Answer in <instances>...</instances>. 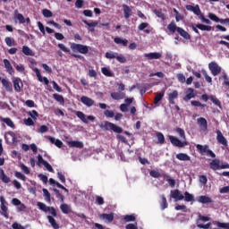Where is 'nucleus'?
<instances>
[{"label": "nucleus", "mask_w": 229, "mask_h": 229, "mask_svg": "<svg viewBox=\"0 0 229 229\" xmlns=\"http://www.w3.org/2000/svg\"><path fill=\"white\" fill-rule=\"evenodd\" d=\"M0 178L2 182H4V183H10V177H8L6 174H4V170L3 169H1Z\"/></svg>", "instance_id": "obj_38"}, {"label": "nucleus", "mask_w": 229, "mask_h": 229, "mask_svg": "<svg viewBox=\"0 0 229 229\" xmlns=\"http://www.w3.org/2000/svg\"><path fill=\"white\" fill-rule=\"evenodd\" d=\"M43 194H44L45 200L47 203H51V193H49V191H47V189L44 188Z\"/></svg>", "instance_id": "obj_39"}, {"label": "nucleus", "mask_w": 229, "mask_h": 229, "mask_svg": "<svg viewBox=\"0 0 229 229\" xmlns=\"http://www.w3.org/2000/svg\"><path fill=\"white\" fill-rule=\"evenodd\" d=\"M14 67L18 72L22 73L24 72V71H26V68H24V64H15Z\"/></svg>", "instance_id": "obj_62"}, {"label": "nucleus", "mask_w": 229, "mask_h": 229, "mask_svg": "<svg viewBox=\"0 0 229 229\" xmlns=\"http://www.w3.org/2000/svg\"><path fill=\"white\" fill-rule=\"evenodd\" d=\"M178 26H176V23H174V21H172L168 26H167V30L170 31V33H175L176 31H178Z\"/></svg>", "instance_id": "obj_32"}, {"label": "nucleus", "mask_w": 229, "mask_h": 229, "mask_svg": "<svg viewBox=\"0 0 229 229\" xmlns=\"http://www.w3.org/2000/svg\"><path fill=\"white\" fill-rule=\"evenodd\" d=\"M22 53L26 56H35V53H33V50L28 46L22 47Z\"/></svg>", "instance_id": "obj_26"}, {"label": "nucleus", "mask_w": 229, "mask_h": 229, "mask_svg": "<svg viewBox=\"0 0 229 229\" xmlns=\"http://www.w3.org/2000/svg\"><path fill=\"white\" fill-rule=\"evenodd\" d=\"M184 201H186L187 203H189L191 201H194V195L189 193V191H185L184 192Z\"/></svg>", "instance_id": "obj_40"}, {"label": "nucleus", "mask_w": 229, "mask_h": 229, "mask_svg": "<svg viewBox=\"0 0 229 229\" xmlns=\"http://www.w3.org/2000/svg\"><path fill=\"white\" fill-rule=\"evenodd\" d=\"M57 178L60 180L61 183H65V175L62 172H57Z\"/></svg>", "instance_id": "obj_64"}, {"label": "nucleus", "mask_w": 229, "mask_h": 229, "mask_svg": "<svg viewBox=\"0 0 229 229\" xmlns=\"http://www.w3.org/2000/svg\"><path fill=\"white\" fill-rule=\"evenodd\" d=\"M1 81H2L3 87H4L5 90H7V92H12V83L6 79H2Z\"/></svg>", "instance_id": "obj_31"}, {"label": "nucleus", "mask_w": 229, "mask_h": 229, "mask_svg": "<svg viewBox=\"0 0 229 229\" xmlns=\"http://www.w3.org/2000/svg\"><path fill=\"white\" fill-rule=\"evenodd\" d=\"M176 133H178L179 137L183 140V141L180 140L178 138L169 135L168 139L173 146L175 148H185V146H189V142L186 140L185 131L180 127L175 129Z\"/></svg>", "instance_id": "obj_1"}, {"label": "nucleus", "mask_w": 229, "mask_h": 229, "mask_svg": "<svg viewBox=\"0 0 229 229\" xmlns=\"http://www.w3.org/2000/svg\"><path fill=\"white\" fill-rule=\"evenodd\" d=\"M23 123L26 126H34L35 125V122H33V119L31 118H25L23 120Z\"/></svg>", "instance_id": "obj_56"}, {"label": "nucleus", "mask_w": 229, "mask_h": 229, "mask_svg": "<svg viewBox=\"0 0 229 229\" xmlns=\"http://www.w3.org/2000/svg\"><path fill=\"white\" fill-rule=\"evenodd\" d=\"M117 62H120V64H126V57H124V55H116V58Z\"/></svg>", "instance_id": "obj_60"}, {"label": "nucleus", "mask_w": 229, "mask_h": 229, "mask_svg": "<svg viewBox=\"0 0 229 229\" xmlns=\"http://www.w3.org/2000/svg\"><path fill=\"white\" fill-rule=\"evenodd\" d=\"M14 19H17L20 24H24V22H26V18H24L22 13H19V9L14 10Z\"/></svg>", "instance_id": "obj_17"}, {"label": "nucleus", "mask_w": 229, "mask_h": 229, "mask_svg": "<svg viewBox=\"0 0 229 229\" xmlns=\"http://www.w3.org/2000/svg\"><path fill=\"white\" fill-rule=\"evenodd\" d=\"M14 176L19 180H22V182H26V175L22 174L21 172H15Z\"/></svg>", "instance_id": "obj_59"}, {"label": "nucleus", "mask_w": 229, "mask_h": 229, "mask_svg": "<svg viewBox=\"0 0 229 229\" xmlns=\"http://www.w3.org/2000/svg\"><path fill=\"white\" fill-rule=\"evenodd\" d=\"M171 198L175 199V201H182V199H184V196L183 194H182V191H180V190L171 191Z\"/></svg>", "instance_id": "obj_10"}, {"label": "nucleus", "mask_w": 229, "mask_h": 229, "mask_svg": "<svg viewBox=\"0 0 229 229\" xmlns=\"http://www.w3.org/2000/svg\"><path fill=\"white\" fill-rule=\"evenodd\" d=\"M60 208H61L63 214H69V212H71V206H69L67 204H62L60 206Z\"/></svg>", "instance_id": "obj_44"}, {"label": "nucleus", "mask_w": 229, "mask_h": 229, "mask_svg": "<svg viewBox=\"0 0 229 229\" xmlns=\"http://www.w3.org/2000/svg\"><path fill=\"white\" fill-rule=\"evenodd\" d=\"M196 28H198V30H200L201 31H212V26L210 25L198 23L196 24Z\"/></svg>", "instance_id": "obj_29"}, {"label": "nucleus", "mask_w": 229, "mask_h": 229, "mask_svg": "<svg viewBox=\"0 0 229 229\" xmlns=\"http://www.w3.org/2000/svg\"><path fill=\"white\" fill-rule=\"evenodd\" d=\"M54 99L57 101L58 103H65V100L64 99V96L55 93L53 95Z\"/></svg>", "instance_id": "obj_49"}, {"label": "nucleus", "mask_w": 229, "mask_h": 229, "mask_svg": "<svg viewBox=\"0 0 229 229\" xmlns=\"http://www.w3.org/2000/svg\"><path fill=\"white\" fill-rule=\"evenodd\" d=\"M71 49L73 53H81V55H87L89 53V47L82 44L73 43L71 45Z\"/></svg>", "instance_id": "obj_3"}, {"label": "nucleus", "mask_w": 229, "mask_h": 229, "mask_svg": "<svg viewBox=\"0 0 229 229\" xmlns=\"http://www.w3.org/2000/svg\"><path fill=\"white\" fill-rule=\"evenodd\" d=\"M100 219H103L106 223H112L114 221V213H103L100 215Z\"/></svg>", "instance_id": "obj_18"}, {"label": "nucleus", "mask_w": 229, "mask_h": 229, "mask_svg": "<svg viewBox=\"0 0 229 229\" xmlns=\"http://www.w3.org/2000/svg\"><path fill=\"white\" fill-rule=\"evenodd\" d=\"M197 123L201 130V131H208V123L207 119L203 117H199L197 119Z\"/></svg>", "instance_id": "obj_9"}, {"label": "nucleus", "mask_w": 229, "mask_h": 229, "mask_svg": "<svg viewBox=\"0 0 229 229\" xmlns=\"http://www.w3.org/2000/svg\"><path fill=\"white\" fill-rule=\"evenodd\" d=\"M192 98H196V93H194V89L189 88L186 90V96L183 98V101H191Z\"/></svg>", "instance_id": "obj_14"}, {"label": "nucleus", "mask_w": 229, "mask_h": 229, "mask_svg": "<svg viewBox=\"0 0 229 229\" xmlns=\"http://www.w3.org/2000/svg\"><path fill=\"white\" fill-rule=\"evenodd\" d=\"M37 206L38 207L39 210H42L43 212H50L53 217H56V209L54 207H47L42 202H38Z\"/></svg>", "instance_id": "obj_4"}, {"label": "nucleus", "mask_w": 229, "mask_h": 229, "mask_svg": "<svg viewBox=\"0 0 229 229\" xmlns=\"http://www.w3.org/2000/svg\"><path fill=\"white\" fill-rule=\"evenodd\" d=\"M54 192L55 193L56 198H58L60 199L61 203H64V198L63 194L60 193V190L54 189Z\"/></svg>", "instance_id": "obj_58"}, {"label": "nucleus", "mask_w": 229, "mask_h": 229, "mask_svg": "<svg viewBox=\"0 0 229 229\" xmlns=\"http://www.w3.org/2000/svg\"><path fill=\"white\" fill-rule=\"evenodd\" d=\"M154 13L155 15H157V17H158V19H162V21H165V14H164V13H162L159 10H154Z\"/></svg>", "instance_id": "obj_50"}, {"label": "nucleus", "mask_w": 229, "mask_h": 229, "mask_svg": "<svg viewBox=\"0 0 229 229\" xmlns=\"http://www.w3.org/2000/svg\"><path fill=\"white\" fill-rule=\"evenodd\" d=\"M38 165H44V167H46V169L49 172V173H55V170L53 169V166H51V165L44 160V157H42V155H38V163H37Z\"/></svg>", "instance_id": "obj_5"}, {"label": "nucleus", "mask_w": 229, "mask_h": 229, "mask_svg": "<svg viewBox=\"0 0 229 229\" xmlns=\"http://www.w3.org/2000/svg\"><path fill=\"white\" fill-rule=\"evenodd\" d=\"M168 204H167V199L165 198V195L161 196V209L165 210L167 208Z\"/></svg>", "instance_id": "obj_42"}, {"label": "nucleus", "mask_w": 229, "mask_h": 229, "mask_svg": "<svg viewBox=\"0 0 229 229\" xmlns=\"http://www.w3.org/2000/svg\"><path fill=\"white\" fill-rule=\"evenodd\" d=\"M219 159H213L212 162L209 164L210 168L213 169V171H217V169H221V165Z\"/></svg>", "instance_id": "obj_25"}, {"label": "nucleus", "mask_w": 229, "mask_h": 229, "mask_svg": "<svg viewBox=\"0 0 229 229\" xmlns=\"http://www.w3.org/2000/svg\"><path fill=\"white\" fill-rule=\"evenodd\" d=\"M33 71L35 72L36 76L40 83L44 81L45 85H49V80L47 79V77H42V74H40V70H38V68H34Z\"/></svg>", "instance_id": "obj_11"}, {"label": "nucleus", "mask_w": 229, "mask_h": 229, "mask_svg": "<svg viewBox=\"0 0 229 229\" xmlns=\"http://www.w3.org/2000/svg\"><path fill=\"white\" fill-rule=\"evenodd\" d=\"M8 202L6 201V199H4V196H0V216H3L5 217V219H8L10 217L8 212Z\"/></svg>", "instance_id": "obj_2"}, {"label": "nucleus", "mask_w": 229, "mask_h": 229, "mask_svg": "<svg viewBox=\"0 0 229 229\" xmlns=\"http://www.w3.org/2000/svg\"><path fill=\"white\" fill-rule=\"evenodd\" d=\"M102 71V74H104V76H107L108 78H112L114 76V73L110 71V69L106 68V67H103L101 69Z\"/></svg>", "instance_id": "obj_41"}, {"label": "nucleus", "mask_w": 229, "mask_h": 229, "mask_svg": "<svg viewBox=\"0 0 229 229\" xmlns=\"http://www.w3.org/2000/svg\"><path fill=\"white\" fill-rule=\"evenodd\" d=\"M82 22L84 24H86L87 27H89V31H91V33H94V31H96L95 28L96 26H98V21H92V22H89L87 20H82Z\"/></svg>", "instance_id": "obj_16"}, {"label": "nucleus", "mask_w": 229, "mask_h": 229, "mask_svg": "<svg viewBox=\"0 0 229 229\" xmlns=\"http://www.w3.org/2000/svg\"><path fill=\"white\" fill-rule=\"evenodd\" d=\"M42 13L43 16L47 19H49V17H53V13L49 9H43Z\"/></svg>", "instance_id": "obj_53"}, {"label": "nucleus", "mask_w": 229, "mask_h": 229, "mask_svg": "<svg viewBox=\"0 0 229 229\" xmlns=\"http://www.w3.org/2000/svg\"><path fill=\"white\" fill-rule=\"evenodd\" d=\"M157 137L159 144H165V137H164V134L162 132H157Z\"/></svg>", "instance_id": "obj_51"}, {"label": "nucleus", "mask_w": 229, "mask_h": 229, "mask_svg": "<svg viewBox=\"0 0 229 229\" xmlns=\"http://www.w3.org/2000/svg\"><path fill=\"white\" fill-rule=\"evenodd\" d=\"M114 42L115 44H120L121 46H123V47H126V46H128V39H123L119 37L114 38Z\"/></svg>", "instance_id": "obj_36"}, {"label": "nucleus", "mask_w": 229, "mask_h": 229, "mask_svg": "<svg viewBox=\"0 0 229 229\" xmlns=\"http://www.w3.org/2000/svg\"><path fill=\"white\" fill-rule=\"evenodd\" d=\"M208 67H209V71L211 72L213 76H217V75L221 74V66H219V64H217V63L211 62V63H209Z\"/></svg>", "instance_id": "obj_6"}, {"label": "nucleus", "mask_w": 229, "mask_h": 229, "mask_svg": "<svg viewBox=\"0 0 229 229\" xmlns=\"http://www.w3.org/2000/svg\"><path fill=\"white\" fill-rule=\"evenodd\" d=\"M147 60H160L162 58V52H150L144 54Z\"/></svg>", "instance_id": "obj_7"}, {"label": "nucleus", "mask_w": 229, "mask_h": 229, "mask_svg": "<svg viewBox=\"0 0 229 229\" xmlns=\"http://www.w3.org/2000/svg\"><path fill=\"white\" fill-rule=\"evenodd\" d=\"M162 98H164V93L157 94L154 98V105H158L162 101Z\"/></svg>", "instance_id": "obj_55"}, {"label": "nucleus", "mask_w": 229, "mask_h": 229, "mask_svg": "<svg viewBox=\"0 0 229 229\" xmlns=\"http://www.w3.org/2000/svg\"><path fill=\"white\" fill-rule=\"evenodd\" d=\"M27 114L33 119V121H37L38 118V112H37V110L29 111Z\"/></svg>", "instance_id": "obj_46"}, {"label": "nucleus", "mask_w": 229, "mask_h": 229, "mask_svg": "<svg viewBox=\"0 0 229 229\" xmlns=\"http://www.w3.org/2000/svg\"><path fill=\"white\" fill-rule=\"evenodd\" d=\"M111 98L113 99H115L116 101H119V99H124V93L118 91V92H113L111 93Z\"/></svg>", "instance_id": "obj_28"}, {"label": "nucleus", "mask_w": 229, "mask_h": 229, "mask_svg": "<svg viewBox=\"0 0 229 229\" xmlns=\"http://www.w3.org/2000/svg\"><path fill=\"white\" fill-rule=\"evenodd\" d=\"M76 115L79 119H81V121H82V123H85V124H89V120H87V116L83 112L77 111Z\"/></svg>", "instance_id": "obj_35"}, {"label": "nucleus", "mask_w": 229, "mask_h": 229, "mask_svg": "<svg viewBox=\"0 0 229 229\" xmlns=\"http://www.w3.org/2000/svg\"><path fill=\"white\" fill-rule=\"evenodd\" d=\"M81 103H83V105H85L86 106H92L94 105V100H92V98H89V97H85L82 96L81 98Z\"/></svg>", "instance_id": "obj_21"}, {"label": "nucleus", "mask_w": 229, "mask_h": 229, "mask_svg": "<svg viewBox=\"0 0 229 229\" xmlns=\"http://www.w3.org/2000/svg\"><path fill=\"white\" fill-rule=\"evenodd\" d=\"M68 146L69 148H78L79 149H82L83 143L78 140H72V141H68Z\"/></svg>", "instance_id": "obj_22"}, {"label": "nucleus", "mask_w": 229, "mask_h": 229, "mask_svg": "<svg viewBox=\"0 0 229 229\" xmlns=\"http://www.w3.org/2000/svg\"><path fill=\"white\" fill-rule=\"evenodd\" d=\"M186 10L188 12H193V13L195 15H198V17H199L200 14H201V9H199V4H197L195 6L188 4V5H186Z\"/></svg>", "instance_id": "obj_12"}, {"label": "nucleus", "mask_w": 229, "mask_h": 229, "mask_svg": "<svg viewBox=\"0 0 229 229\" xmlns=\"http://www.w3.org/2000/svg\"><path fill=\"white\" fill-rule=\"evenodd\" d=\"M198 201H199V203H204V204L213 202V200L210 197H207L205 195L199 196V199H198Z\"/></svg>", "instance_id": "obj_30"}, {"label": "nucleus", "mask_w": 229, "mask_h": 229, "mask_svg": "<svg viewBox=\"0 0 229 229\" xmlns=\"http://www.w3.org/2000/svg\"><path fill=\"white\" fill-rule=\"evenodd\" d=\"M208 18L211 21H214V22H221V19H219V17H217V15H216L215 13H209Z\"/></svg>", "instance_id": "obj_52"}, {"label": "nucleus", "mask_w": 229, "mask_h": 229, "mask_svg": "<svg viewBox=\"0 0 229 229\" xmlns=\"http://www.w3.org/2000/svg\"><path fill=\"white\" fill-rule=\"evenodd\" d=\"M112 124H113V123L106 121V122H104V124L100 125V128H102V130H105L106 131H107L108 130H111Z\"/></svg>", "instance_id": "obj_47"}, {"label": "nucleus", "mask_w": 229, "mask_h": 229, "mask_svg": "<svg viewBox=\"0 0 229 229\" xmlns=\"http://www.w3.org/2000/svg\"><path fill=\"white\" fill-rule=\"evenodd\" d=\"M208 148H209L208 145H200V144L196 145L197 151L200 155H207V151L208 150Z\"/></svg>", "instance_id": "obj_20"}, {"label": "nucleus", "mask_w": 229, "mask_h": 229, "mask_svg": "<svg viewBox=\"0 0 229 229\" xmlns=\"http://www.w3.org/2000/svg\"><path fill=\"white\" fill-rule=\"evenodd\" d=\"M174 99H178V90H174L168 94V101L170 105H176Z\"/></svg>", "instance_id": "obj_15"}, {"label": "nucleus", "mask_w": 229, "mask_h": 229, "mask_svg": "<svg viewBox=\"0 0 229 229\" xmlns=\"http://www.w3.org/2000/svg\"><path fill=\"white\" fill-rule=\"evenodd\" d=\"M110 130H112V131L114 133H123V128L119 125H115L114 123H112Z\"/></svg>", "instance_id": "obj_43"}, {"label": "nucleus", "mask_w": 229, "mask_h": 229, "mask_svg": "<svg viewBox=\"0 0 229 229\" xmlns=\"http://www.w3.org/2000/svg\"><path fill=\"white\" fill-rule=\"evenodd\" d=\"M124 19H130L131 17V8L128 4H123Z\"/></svg>", "instance_id": "obj_23"}, {"label": "nucleus", "mask_w": 229, "mask_h": 229, "mask_svg": "<svg viewBox=\"0 0 229 229\" xmlns=\"http://www.w3.org/2000/svg\"><path fill=\"white\" fill-rule=\"evenodd\" d=\"M136 217L133 215H126L122 218V221H123V223H131L133 221H136Z\"/></svg>", "instance_id": "obj_37"}, {"label": "nucleus", "mask_w": 229, "mask_h": 229, "mask_svg": "<svg viewBox=\"0 0 229 229\" xmlns=\"http://www.w3.org/2000/svg\"><path fill=\"white\" fill-rule=\"evenodd\" d=\"M4 42H5L6 46H8L9 47H12L13 46H15V39H13L10 37H6L4 38Z\"/></svg>", "instance_id": "obj_45"}, {"label": "nucleus", "mask_w": 229, "mask_h": 229, "mask_svg": "<svg viewBox=\"0 0 229 229\" xmlns=\"http://www.w3.org/2000/svg\"><path fill=\"white\" fill-rule=\"evenodd\" d=\"M47 218L48 220V223L51 225L52 228H54V229L60 228V225H58V223H56V220L55 219V217H53V216H47Z\"/></svg>", "instance_id": "obj_24"}, {"label": "nucleus", "mask_w": 229, "mask_h": 229, "mask_svg": "<svg viewBox=\"0 0 229 229\" xmlns=\"http://www.w3.org/2000/svg\"><path fill=\"white\" fill-rule=\"evenodd\" d=\"M116 56H117V53H114V52L106 53V58H107V60H114V58H116Z\"/></svg>", "instance_id": "obj_54"}, {"label": "nucleus", "mask_w": 229, "mask_h": 229, "mask_svg": "<svg viewBox=\"0 0 229 229\" xmlns=\"http://www.w3.org/2000/svg\"><path fill=\"white\" fill-rule=\"evenodd\" d=\"M149 175L152 176V178H160V172L157 170H151L149 172Z\"/></svg>", "instance_id": "obj_63"}, {"label": "nucleus", "mask_w": 229, "mask_h": 229, "mask_svg": "<svg viewBox=\"0 0 229 229\" xmlns=\"http://www.w3.org/2000/svg\"><path fill=\"white\" fill-rule=\"evenodd\" d=\"M177 33H179V35L181 37H182V38H185V40H191V35L189 34V32H187L185 30H183L182 27H179L177 29Z\"/></svg>", "instance_id": "obj_19"}, {"label": "nucleus", "mask_w": 229, "mask_h": 229, "mask_svg": "<svg viewBox=\"0 0 229 229\" xmlns=\"http://www.w3.org/2000/svg\"><path fill=\"white\" fill-rule=\"evenodd\" d=\"M166 182L172 188L176 185V181L174 179L171 178V176H169V175L166 176Z\"/></svg>", "instance_id": "obj_57"}, {"label": "nucleus", "mask_w": 229, "mask_h": 229, "mask_svg": "<svg viewBox=\"0 0 229 229\" xmlns=\"http://www.w3.org/2000/svg\"><path fill=\"white\" fill-rule=\"evenodd\" d=\"M209 99L214 103V105H216V106H219V108H221V101H219L216 96L211 95Z\"/></svg>", "instance_id": "obj_48"}, {"label": "nucleus", "mask_w": 229, "mask_h": 229, "mask_svg": "<svg viewBox=\"0 0 229 229\" xmlns=\"http://www.w3.org/2000/svg\"><path fill=\"white\" fill-rule=\"evenodd\" d=\"M4 65L8 74H10L11 76H13V74H15V70H13V66H12V64L8 59H4Z\"/></svg>", "instance_id": "obj_13"}, {"label": "nucleus", "mask_w": 229, "mask_h": 229, "mask_svg": "<svg viewBox=\"0 0 229 229\" xmlns=\"http://www.w3.org/2000/svg\"><path fill=\"white\" fill-rule=\"evenodd\" d=\"M0 121L7 124L10 128H15V123H13V121L10 118L0 117Z\"/></svg>", "instance_id": "obj_34"}, {"label": "nucleus", "mask_w": 229, "mask_h": 229, "mask_svg": "<svg viewBox=\"0 0 229 229\" xmlns=\"http://www.w3.org/2000/svg\"><path fill=\"white\" fill-rule=\"evenodd\" d=\"M191 106H201L202 108H205V106H207L206 104H201V102H199L198 100H192L191 101Z\"/></svg>", "instance_id": "obj_61"}, {"label": "nucleus", "mask_w": 229, "mask_h": 229, "mask_svg": "<svg viewBox=\"0 0 229 229\" xmlns=\"http://www.w3.org/2000/svg\"><path fill=\"white\" fill-rule=\"evenodd\" d=\"M13 88L15 92H21V85H22V81L21 79L16 78L13 81Z\"/></svg>", "instance_id": "obj_27"}, {"label": "nucleus", "mask_w": 229, "mask_h": 229, "mask_svg": "<svg viewBox=\"0 0 229 229\" xmlns=\"http://www.w3.org/2000/svg\"><path fill=\"white\" fill-rule=\"evenodd\" d=\"M216 140L218 144H222V146H228V140L225 136L223 135V132H221L219 130L216 131Z\"/></svg>", "instance_id": "obj_8"}, {"label": "nucleus", "mask_w": 229, "mask_h": 229, "mask_svg": "<svg viewBox=\"0 0 229 229\" xmlns=\"http://www.w3.org/2000/svg\"><path fill=\"white\" fill-rule=\"evenodd\" d=\"M176 158H177V160H181L182 162H187V161L191 160V157H189V155H187L185 153L177 154Z\"/></svg>", "instance_id": "obj_33"}]
</instances>
